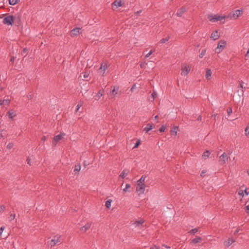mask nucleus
<instances>
[{"label": "nucleus", "mask_w": 249, "mask_h": 249, "mask_svg": "<svg viewBox=\"0 0 249 249\" xmlns=\"http://www.w3.org/2000/svg\"><path fill=\"white\" fill-rule=\"evenodd\" d=\"M14 20L15 18L13 16H8L3 18V23L4 24L12 25L14 22Z\"/></svg>", "instance_id": "obj_1"}, {"label": "nucleus", "mask_w": 249, "mask_h": 249, "mask_svg": "<svg viewBox=\"0 0 249 249\" xmlns=\"http://www.w3.org/2000/svg\"><path fill=\"white\" fill-rule=\"evenodd\" d=\"M226 42L223 40H221L218 42L217 48L215 49V53H220L224 48L226 45Z\"/></svg>", "instance_id": "obj_2"}, {"label": "nucleus", "mask_w": 249, "mask_h": 249, "mask_svg": "<svg viewBox=\"0 0 249 249\" xmlns=\"http://www.w3.org/2000/svg\"><path fill=\"white\" fill-rule=\"evenodd\" d=\"M209 20L213 22H215L225 18L224 16H217L216 15H209L208 17Z\"/></svg>", "instance_id": "obj_3"}, {"label": "nucleus", "mask_w": 249, "mask_h": 249, "mask_svg": "<svg viewBox=\"0 0 249 249\" xmlns=\"http://www.w3.org/2000/svg\"><path fill=\"white\" fill-rule=\"evenodd\" d=\"M242 14L243 11L242 10H236L234 12L230 13L229 16L231 18L236 19Z\"/></svg>", "instance_id": "obj_4"}, {"label": "nucleus", "mask_w": 249, "mask_h": 249, "mask_svg": "<svg viewBox=\"0 0 249 249\" xmlns=\"http://www.w3.org/2000/svg\"><path fill=\"white\" fill-rule=\"evenodd\" d=\"M60 236L56 235L53 237V238L52 239L50 242V245L51 247L54 246L55 245H56L57 243L60 242Z\"/></svg>", "instance_id": "obj_5"}, {"label": "nucleus", "mask_w": 249, "mask_h": 249, "mask_svg": "<svg viewBox=\"0 0 249 249\" xmlns=\"http://www.w3.org/2000/svg\"><path fill=\"white\" fill-rule=\"evenodd\" d=\"M145 189V184H137L136 187V191L139 194H142L144 193Z\"/></svg>", "instance_id": "obj_6"}, {"label": "nucleus", "mask_w": 249, "mask_h": 249, "mask_svg": "<svg viewBox=\"0 0 249 249\" xmlns=\"http://www.w3.org/2000/svg\"><path fill=\"white\" fill-rule=\"evenodd\" d=\"M219 161L221 164H225L228 160V157L226 153H223L219 157Z\"/></svg>", "instance_id": "obj_7"}, {"label": "nucleus", "mask_w": 249, "mask_h": 249, "mask_svg": "<svg viewBox=\"0 0 249 249\" xmlns=\"http://www.w3.org/2000/svg\"><path fill=\"white\" fill-rule=\"evenodd\" d=\"M91 223L88 222L84 226L82 227L80 229V231L82 233L86 232L89 230L91 227Z\"/></svg>", "instance_id": "obj_8"}, {"label": "nucleus", "mask_w": 249, "mask_h": 249, "mask_svg": "<svg viewBox=\"0 0 249 249\" xmlns=\"http://www.w3.org/2000/svg\"><path fill=\"white\" fill-rule=\"evenodd\" d=\"M181 74L183 76L187 75L191 70V68L189 66H185L182 68Z\"/></svg>", "instance_id": "obj_9"}, {"label": "nucleus", "mask_w": 249, "mask_h": 249, "mask_svg": "<svg viewBox=\"0 0 249 249\" xmlns=\"http://www.w3.org/2000/svg\"><path fill=\"white\" fill-rule=\"evenodd\" d=\"M65 135V133L61 132L59 135H56L54 137V141L57 142L61 140Z\"/></svg>", "instance_id": "obj_10"}, {"label": "nucleus", "mask_w": 249, "mask_h": 249, "mask_svg": "<svg viewBox=\"0 0 249 249\" xmlns=\"http://www.w3.org/2000/svg\"><path fill=\"white\" fill-rule=\"evenodd\" d=\"M202 238L199 236H196L195 238L191 240L190 241L191 244H196L201 242Z\"/></svg>", "instance_id": "obj_11"}, {"label": "nucleus", "mask_w": 249, "mask_h": 249, "mask_svg": "<svg viewBox=\"0 0 249 249\" xmlns=\"http://www.w3.org/2000/svg\"><path fill=\"white\" fill-rule=\"evenodd\" d=\"M107 69V64H102L100 68L99 71H101L100 72L102 73V75L104 76L105 72L106 70Z\"/></svg>", "instance_id": "obj_12"}, {"label": "nucleus", "mask_w": 249, "mask_h": 249, "mask_svg": "<svg viewBox=\"0 0 249 249\" xmlns=\"http://www.w3.org/2000/svg\"><path fill=\"white\" fill-rule=\"evenodd\" d=\"M112 7L115 6L116 8H117L122 6V0H115L112 3Z\"/></svg>", "instance_id": "obj_13"}, {"label": "nucleus", "mask_w": 249, "mask_h": 249, "mask_svg": "<svg viewBox=\"0 0 249 249\" xmlns=\"http://www.w3.org/2000/svg\"><path fill=\"white\" fill-rule=\"evenodd\" d=\"M186 11V9L184 7H182L180 9H179L177 13V16L178 17H181L182 14L185 12Z\"/></svg>", "instance_id": "obj_14"}, {"label": "nucleus", "mask_w": 249, "mask_h": 249, "mask_svg": "<svg viewBox=\"0 0 249 249\" xmlns=\"http://www.w3.org/2000/svg\"><path fill=\"white\" fill-rule=\"evenodd\" d=\"M144 220L143 219H141L140 220L136 221L133 223V225L135 226L136 227H140L142 226Z\"/></svg>", "instance_id": "obj_15"}, {"label": "nucleus", "mask_w": 249, "mask_h": 249, "mask_svg": "<svg viewBox=\"0 0 249 249\" xmlns=\"http://www.w3.org/2000/svg\"><path fill=\"white\" fill-rule=\"evenodd\" d=\"M81 28H75L73 30H71V36H76L78 34L80 33V31L81 30Z\"/></svg>", "instance_id": "obj_16"}, {"label": "nucleus", "mask_w": 249, "mask_h": 249, "mask_svg": "<svg viewBox=\"0 0 249 249\" xmlns=\"http://www.w3.org/2000/svg\"><path fill=\"white\" fill-rule=\"evenodd\" d=\"M178 130V126H173L170 131L171 135H173L174 136H176L177 134Z\"/></svg>", "instance_id": "obj_17"}, {"label": "nucleus", "mask_w": 249, "mask_h": 249, "mask_svg": "<svg viewBox=\"0 0 249 249\" xmlns=\"http://www.w3.org/2000/svg\"><path fill=\"white\" fill-rule=\"evenodd\" d=\"M129 171L127 169L124 170L120 175V177L124 178L128 174Z\"/></svg>", "instance_id": "obj_18"}, {"label": "nucleus", "mask_w": 249, "mask_h": 249, "mask_svg": "<svg viewBox=\"0 0 249 249\" xmlns=\"http://www.w3.org/2000/svg\"><path fill=\"white\" fill-rule=\"evenodd\" d=\"M219 35H218V32L217 31L213 32L211 34V38H212L213 40H216L218 38Z\"/></svg>", "instance_id": "obj_19"}, {"label": "nucleus", "mask_w": 249, "mask_h": 249, "mask_svg": "<svg viewBox=\"0 0 249 249\" xmlns=\"http://www.w3.org/2000/svg\"><path fill=\"white\" fill-rule=\"evenodd\" d=\"M233 242H234V241H233L230 238H229L227 241H225L224 244L226 247H229Z\"/></svg>", "instance_id": "obj_20"}, {"label": "nucleus", "mask_w": 249, "mask_h": 249, "mask_svg": "<svg viewBox=\"0 0 249 249\" xmlns=\"http://www.w3.org/2000/svg\"><path fill=\"white\" fill-rule=\"evenodd\" d=\"M211 75H212L211 70L210 69H207L206 72V74H205L206 78L208 80L210 79Z\"/></svg>", "instance_id": "obj_21"}, {"label": "nucleus", "mask_w": 249, "mask_h": 249, "mask_svg": "<svg viewBox=\"0 0 249 249\" xmlns=\"http://www.w3.org/2000/svg\"><path fill=\"white\" fill-rule=\"evenodd\" d=\"M152 129V126L151 124H148L146 125V126L144 128L143 131L145 132V133H147L149 131Z\"/></svg>", "instance_id": "obj_22"}, {"label": "nucleus", "mask_w": 249, "mask_h": 249, "mask_svg": "<svg viewBox=\"0 0 249 249\" xmlns=\"http://www.w3.org/2000/svg\"><path fill=\"white\" fill-rule=\"evenodd\" d=\"M157 97V93L155 91L153 92L151 94V97L149 98L150 102H154L155 99Z\"/></svg>", "instance_id": "obj_23"}, {"label": "nucleus", "mask_w": 249, "mask_h": 249, "mask_svg": "<svg viewBox=\"0 0 249 249\" xmlns=\"http://www.w3.org/2000/svg\"><path fill=\"white\" fill-rule=\"evenodd\" d=\"M146 177L142 176L137 181V184H144L143 182L145 179Z\"/></svg>", "instance_id": "obj_24"}, {"label": "nucleus", "mask_w": 249, "mask_h": 249, "mask_svg": "<svg viewBox=\"0 0 249 249\" xmlns=\"http://www.w3.org/2000/svg\"><path fill=\"white\" fill-rule=\"evenodd\" d=\"M7 115L8 116L9 118L11 119H13V118L16 116V114L14 113V112H11L10 111H9L7 113Z\"/></svg>", "instance_id": "obj_25"}, {"label": "nucleus", "mask_w": 249, "mask_h": 249, "mask_svg": "<svg viewBox=\"0 0 249 249\" xmlns=\"http://www.w3.org/2000/svg\"><path fill=\"white\" fill-rule=\"evenodd\" d=\"M104 89H100L96 95V97L98 98L97 99H99L104 94Z\"/></svg>", "instance_id": "obj_26"}, {"label": "nucleus", "mask_w": 249, "mask_h": 249, "mask_svg": "<svg viewBox=\"0 0 249 249\" xmlns=\"http://www.w3.org/2000/svg\"><path fill=\"white\" fill-rule=\"evenodd\" d=\"M197 231H198V229L197 228H195V229L191 230L190 231H188V233L190 234L194 235Z\"/></svg>", "instance_id": "obj_27"}, {"label": "nucleus", "mask_w": 249, "mask_h": 249, "mask_svg": "<svg viewBox=\"0 0 249 249\" xmlns=\"http://www.w3.org/2000/svg\"><path fill=\"white\" fill-rule=\"evenodd\" d=\"M111 202H112V200L111 199H108L107 201H106L105 206L107 208H108V209L110 208V207L111 206Z\"/></svg>", "instance_id": "obj_28"}, {"label": "nucleus", "mask_w": 249, "mask_h": 249, "mask_svg": "<svg viewBox=\"0 0 249 249\" xmlns=\"http://www.w3.org/2000/svg\"><path fill=\"white\" fill-rule=\"evenodd\" d=\"M170 37L169 36H167L166 38H162L160 40V43L161 44H163L165 43L166 41H168Z\"/></svg>", "instance_id": "obj_29"}, {"label": "nucleus", "mask_w": 249, "mask_h": 249, "mask_svg": "<svg viewBox=\"0 0 249 249\" xmlns=\"http://www.w3.org/2000/svg\"><path fill=\"white\" fill-rule=\"evenodd\" d=\"M81 169V166L80 164L75 165L74 167V171L75 172H79Z\"/></svg>", "instance_id": "obj_30"}, {"label": "nucleus", "mask_w": 249, "mask_h": 249, "mask_svg": "<svg viewBox=\"0 0 249 249\" xmlns=\"http://www.w3.org/2000/svg\"><path fill=\"white\" fill-rule=\"evenodd\" d=\"M18 2V0H9V3L11 5H14Z\"/></svg>", "instance_id": "obj_31"}, {"label": "nucleus", "mask_w": 249, "mask_h": 249, "mask_svg": "<svg viewBox=\"0 0 249 249\" xmlns=\"http://www.w3.org/2000/svg\"><path fill=\"white\" fill-rule=\"evenodd\" d=\"M210 155V152L209 151L207 150L206 151L204 152L202 155V157L203 158H208Z\"/></svg>", "instance_id": "obj_32"}, {"label": "nucleus", "mask_w": 249, "mask_h": 249, "mask_svg": "<svg viewBox=\"0 0 249 249\" xmlns=\"http://www.w3.org/2000/svg\"><path fill=\"white\" fill-rule=\"evenodd\" d=\"M206 50L205 49H203L201 52V53L199 54V56L200 58H202L204 55L206 53Z\"/></svg>", "instance_id": "obj_33"}, {"label": "nucleus", "mask_w": 249, "mask_h": 249, "mask_svg": "<svg viewBox=\"0 0 249 249\" xmlns=\"http://www.w3.org/2000/svg\"><path fill=\"white\" fill-rule=\"evenodd\" d=\"M166 129V126L164 125H162L160 126V127L159 129V131L160 132H164Z\"/></svg>", "instance_id": "obj_34"}, {"label": "nucleus", "mask_w": 249, "mask_h": 249, "mask_svg": "<svg viewBox=\"0 0 249 249\" xmlns=\"http://www.w3.org/2000/svg\"><path fill=\"white\" fill-rule=\"evenodd\" d=\"M117 90H116L115 88L114 87L113 89L110 91V94H112V95L114 96L117 94Z\"/></svg>", "instance_id": "obj_35"}, {"label": "nucleus", "mask_w": 249, "mask_h": 249, "mask_svg": "<svg viewBox=\"0 0 249 249\" xmlns=\"http://www.w3.org/2000/svg\"><path fill=\"white\" fill-rule=\"evenodd\" d=\"M15 214H11L9 217V221H11L13 220L15 218Z\"/></svg>", "instance_id": "obj_36"}, {"label": "nucleus", "mask_w": 249, "mask_h": 249, "mask_svg": "<svg viewBox=\"0 0 249 249\" xmlns=\"http://www.w3.org/2000/svg\"><path fill=\"white\" fill-rule=\"evenodd\" d=\"M130 187V185L129 184H126L125 188L123 189L124 192H126L127 189Z\"/></svg>", "instance_id": "obj_37"}, {"label": "nucleus", "mask_w": 249, "mask_h": 249, "mask_svg": "<svg viewBox=\"0 0 249 249\" xmlns=\"http://www.w3.org/2000/svg\"><path fill=\"white\" fill-rule=\"evenodd\" d=\"M83 76L85 78H88L89 76V72L88 71H85L83 73Z\"/></svg>", "instance_id": "obj_38"}, {"label": "nucleus", "mask_w": 249, "mask_h": 249, "mask_svg": "<svg viewBox=\"0 0 249 249\" xmlns=\"http://www.w3.org/2000/svg\"><path fill=\"white\" fill-rule=\"evenodd\" d=\"M13 146H14V144L13 143H9L7 145V148H8L9 149H11V148H13Z\"/></svg>", "instance_id": "obj_39"}, {"label": "nucleus", "mask_w": 249, "mask_h": 249, "mask_svg": "<svg viewBox=\"0 0 249 249\" xmlns=\"http://www.w3.org/2000/svg\"><path fill=\"white\" fill-rule=\"evenodd\" d=\"M82 103H78V104L76 106V110H75L76 112H77L78 111L79 109L82 106Z\"/></svg>", "instance_id": "obj_40"}, {"label": "nucleus", "mask_w": 249, "mask_h": 249, "mask_svg": "<svg viewBox=\"0 0 249 249\" xmlns=\"http://www.w3.org/2000/svg\"><path fill=\"white\" fill-rule=\"evenodd\" d=\"M246 135L249 136V126H248L245 129Z\"/></svg>", "instance_id": "obj_41"}, {"label": "nucleus", "mask_w": 249, "mask_h": 249, "mask_svg": "<svg viewBox=\"0 0 249 249\" xmlns=\"http://www.w3.org/2000/svg\"><path fill=\"white\" fill-rule=\"evenodd\" d=\"M4 229H5V227L3 226H2L0 227V236H1V234H2L3 230H4Z\"/></svg>", "instance_id": "obj_42"}, {"label": "nucleus", "mask_w": 249, "mask_h": 249, "mask_svg": "<svg viewBox=\"0 0 249 249\" xmlns=\"http://www.w3.org/2000/svg\"><path fill=\"white\" fill-rule=\"evenodd\" d=\"M232 112V110L231 108H228L227 109V113H228L229 115L230 114H231Z\"/></svg>", "instance_id": "obj_43"}, {"label": "nucleus", "mask_w": 249, "mask_h": 249, "mask_svg": "<svg viewBox=\"0 0 249 249\" xmlns=\"http://www.w3.org/2000/svg\"><path fill=\"white\" fill-rule=\"evenodd\" d=\"M5 209V207L4 206H0V213H2Z\"/></svg>", "instance_id": "obj_44"}, {"label": "nucleus", "mask_w": 249, "mask_h": 249, "mask_svg": "<svg viewBox=\"0 0 249 249\" xmlns=\"http://www.w3.org/2000/svg\"><path fill=\"white\" fill-rule=\"evenodd\" d=\"M149 249H160V247L157 246H153Z\"/></svg>", "instance_id": "obj_45"}, {"label": "nucleus", "mask_w": 249, "mask_h": 249, "mask_svg": "<svg viewBox=\"0 0 249 249\" xmlns=\"http://www.w3.org/2000/svg\"><path fill=\"white\" fill-rule=\"evenodd\" d=\"M140 141L138 140L136 142V143L135 144V145H134L133 148H135L139 146V145L140 144Z\"/></svg>", "instance_id": "obj_46"}, {"label": "nucleus", "mask_w": 249, "mask_h": 249, "mask_svg": "<svg viewBox=\"0 0 249 249\" xmlns=\"http://www.w3.org/2000/svg\"><path fill=\"white\" fill-rule=\"evenodd\" d=\"M2 101H4V103L3 105H8L9 104V103H10V100L7 99V100H2Z\"/></svg>", "instance_id": "obj_47"}, {"label": "nucleus", "mask_w": 249, "mask_h": 249, "mask_svg": "<svg viewBox=\"0 0 249 249\" xmlns=\"http://www.w3.org/2000/svg\"><path fill=\"white\" fill-rule=\"evenodd\" d=\"M153 53V51H150L147 54H146L145 56V57H148L152 53Z\"/></svg>", "instance_id": "obj_48"}, {"label": "nucleus", "mask_w": 249, "mask_h": 249, "mask_svg": "<svg viewBox=\"0 0 249 249\" xmlns=\"http://www.w3.org/2000/svg\"><path fill=\"white\" fill-rule=\"evenodd\" d=\"M238 194L240 196H244V191L243 190H240L238 192Z\"/></svg>", "instance_id": "obj_49"}, {"label": "nucleus", "mask_w": 249, "mask_h": 249, "mask_svg": "<svg viewBox=\"0 0 249 249\" xmlns=\"http://www.w3.org/2000/svg\"><path fill=\"white\" fill-rule=\"evenodd\" d=\"M27 98L28 100H30L32 99V94L31 93H29L27 95Z\"/></svg>", "instance_id": "obj_50"}, {"label": "nucleus", "mask_w": 249, "mask_h": 249, "mask_svg": "<svg viewBox=\"0 0 249 249\" xmlns=\"http://www.w3.org/2000/svg\"><path fill=\"white\" fill-rule=\"evenodd\" d=\"M206 173V171H205L204 170H203L202 172H201V175L200 176L201 177H203L204 176V175Z\"/></svg>", "instance_id": "obj_51"}, {"label": "nucleus", "mask_w": 249, "mask_h": 249, "mask_svg": "<svg viewBox=\"0 0 249 249\" xmlns=\"http://www.w3.org/2000/svg\"><path fill=\"white\" fill-rule=\"evenodd\" d=\"M246 57L249 58V48L246 55Z\"/></svg>", "instance_id": "obj_52"}, {"label": "nucleus", "mask_w": 249, "mask_h": 249, "mask_svg": "<svg viewBox=\"0 0 249 249\" xmlns=\"http://www.w3.org/2000/svg\"><path fill=\"white\" fill-rule=\"evenodd\" d=\"M14 60H15V57L12 56V57H11V58L10 59V61L13 62L14 61Z\"/></svg>", "instance_id": "obj_53"}, {"label": "nucleus", "mask_w": 249, "mask_h": 249, "mask_svg": "<svg viewBox=\"0 0 249 249\" xmlns=\"http://www.w3.org/2000/svg\"><path fill=\"white\" fill-rule=\"evenodd\" d=\"M162 246L165 247L166 249H170V247L169 246H168L167 245H162Z\"/></svg>", "instance_id": "obj_54"}, {"label": "nucleus", "mask_w": 249, "mask_h": 249, "mask_svg": "<svg viewBox=\"0 0 249 249\" xmlns=\"http://www.w3.org/2000/svg\"><path fill=\"white\" fill-rule=\"evenodd\" d=\"M244 192L245 193V194H246V195H249V192H248L247 191V189H245V190H244Z\"/></svg>", "instance_id": "obj_55"}, {"label": "nucleus", "mask_w": 249, "mask_h": 249, "mask_svg": "<svg viewBox=\"0 0 249 249\" xmlns=\"http://www.w3.org/2000/svg\"><path fill=\"white\" fill-rule=\"evenodd\" d=\"M27 160L28 161V164H29V165H31V163H30V160L29 159V157L27 158Z\"/></svg>", "instance_id": "obj_56"}, {"label": "nucleus", "mask_w": 249, "mask_h": 249, "mask_svg": "<svg viewBox=\"0 0 249 249\" xmlns=\"http://www.w3.org/2000/svg\"><path fill=\"white\" fill-rule=\"evenodd\" d=\"M243 82L241 81L240 83V87L241 88H243Z\"/></svg>", "instance_id": "obj_57"}, {"label": "nucleus", "mask_w": 249, "mask_h": 249, "mask_svg": "<svg viewBox=\"0 0 249 249\" xmlns=\"http://www.w3.org/2000/svg\"><path fill=\"white\" fill-rule=\"evenodd\" d=\"M4 101H2V100H0V106L4 104Z\"/></svg>", "instance_id": "obj_58"}, {"label": "nucleus", "mask_w": 249, "mask_h": 249, "mask_svg": "<svg viewBox=\"0 0 249 249\" xmlns=\"http://www.w3.org/2000/svg\"><path fill=\"white\" fill-rule=\"evenodd\" d=\"M46 140V137L45 136H43L42 139H41V140L43 141H45Z\"/></svg>", "instance_id": "obj_59"}, {"label": "nucleus", "mask_w": 249, "mask_h": 249, "mask_svg": "<svg viewBox=\"0 0 249 249\" xmlns=\"http://www.w3.org/2000/svg\"><path fill=\"white\" fill-rule=\"evenodd\" d=\"M197 120L200 121L201 120V117L200 116H199L197 118Z\"/></svg>", "instance_id": "obj_60"}, {"label": "nucleus", "mask_w": 249, "mask_h": 249, "mask_svg": "<svg viewBox=\"0 0 249 249\" xmlns=\"http://www.w3.org/2000/svg\"><path fill=\"white\" fill-rule=\"evenodd\" d=\"M246 210L249 211V204L246 206Z\"/></svg>", "instance_id": "obj_61"}, {"label": "nucleus", "mask_w": 249, "mask_h": 249, "mask_svg": "<svg viewBox=\"0 0 249 249\" xmlns=\"http://www.w3.org/2000/svg\"><path fill=\"white\" fill-rule=\"evenodd\" d=\"M141 12V11H137V12H136V14L137 15H138V14H139Z\"/></svg>", "instance_id": "obj_62"}, {"label": "nucleus", "mask_w": 249, "mask_h": 249, "mask_svg": "<svg viewBox=\"0 0 249 249\" xmlns=\"http://www.w3.org/2000/svg\"><path fill=\"white\" fill-rule=\"evenodd\" d=\"M135 86V85H133V86H132V88H131V91L133 90V89H134Z\"/></svg>", "instance_id": "obj_63"}, {"label": "nucleus", "mask_w": 249, "mask_h": 249, "mask_svg": "<svg viewBox=\"0 0 249 249\" xmlns=\"http://www.w3.org/2000/svg\"><path fill=\"white\" fill-rule=\"evenodd\" d=\"M154 118H155V119H157L158 118V115L155 116Z\"/></svg>", "instance_id": "obj_64"}]
</instances>
